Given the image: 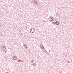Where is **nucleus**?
Here are the masks:
<instances>
[{
  "label": "nucleus",
  "mask_w": 73,
  "mask_h": 73,
  "mask_svg": "<svg viewBox=\"0 0 73 73\" xmlns=\"http://www.w3.org/2000/svg\"><path fill=\"white\" fill-rule=\"evenodd\" d=\"M60 24V22L58 21H57L56 22V25H58Z\"/></svg>",
  "instance_id": "nucleus-7"
},
{
  "label": "nucleus",
  "mask_w": 73,
  "mask_h": 73,
  "mask_svg": "<svg viewBox=\"0 0 73 73\" xmlns=\"http://www.w3.org/2000/svg\"><path fill=\"white\" fill-rule=\"evenodd\" d=\"M35 31V29H34V28H32L30 30V33L32 34L33 33H34Z\"/></svg>",
  "instance_id": "nucleus-2"
},
{
  "label": "nucleus",
  "mask_w": 73,
  "mask_h": 73,
  "mask_svg": "<svg viewBox=\"0 0 73 73\" xmlns=\"http://www.w3.org/2000/svg\"><path fill=\"white\" fill-rule=\"evenodd\" d=\"M40 46L41 47V48H42V49H45V48L44 47L42 44H40Z\"/></svg>",
  "instance_id": "nucleus-5"
},
{
  "label": "nucleus",
  "mask_w": 73,
  "mask_h": 73,
  "mask_svg": "<svg viewBox=\"0 0 73 73\" xmlns=\"http://www.w3.org/2000/svg\"><path fill=\"white\" fill-rule=\"evenodd\" d=\"M53 24L54 25H55L54 24H56V22H53Z\"/></svg>",
  "instance_id": "nucleus-11"
},
{
  "label": "nucleus",
  "mask_w": 73,
  "mask_h": 73,
  "mask_svg": "<svg viewBox=\"0 0 73 73\" xmlns=\"http://www.w3.org/2000/svg\"><path fill=\"white\" fill-rule=\"evenodd\" d=\"M50 50H49V52H50Z\"/></svg>",
  "instance_id": "nucleus-17"
},
{
  "label": "nucleus",
  "mask_w": 73,
  "mask_h": 73,
  "mask_svg": "<svg viewBox=\"0 0 73 73\" xmlns=\"http://www.w3.org/2000/svg\"><path fill=\"white\" fill-rule=\"evenodd\" d=\"M48 20H49V21L52 22V21H54V19L53 17H49Z\"/></svg>",
  "instance_id": "nucleus-1"
},
{
  "label": "nucleus",
  "mask_w": 73,
  "mask_h": 73,
  "mask_svg": "<svg viewBox=\"0 0 73 73\" xmlns=\"http://www.w3.org/2000/svg\"><path fill=\"white\" fill-rule=\"evenodd\" d=\"M34 4H35L36 5H38V3L35 0H34Z\"/></svg>",
  "instance_id": "nucleus-6"
},
{
  "label": "nucleus",
  "mask_w": 73,
  "mask_h": 73,
  "mask_svg": "<svg viewBox=\"0 0 73 73\" xmlns=\"http://www.w3.org/2000/svg\"><path fill=\"white\" fill-rule=\"evenodd\" d=\"M28 27H29V26H28Z\"/></svg>",
  "instance_id": "nucleus-16"
},
{
  "label": "nucleus",
  "mask_w": 73,
  "mask_h": 73,
  "mask_svg": "<svg viewBox=\"0 0 73 73\" xmlns=\"http://www.w3.org/2000/svg\"><path fill=\"white\" fill-rule=\"evenodd\" d=\"M2 47L3 48H4L5 49H3V50H5V48H6V47L5 46H2Z\"/></svg>",
  "instance_id": "nucleus-8"
},
{
  "label": "nucleus",
  "mask_w": 73,
  "mask_h": 73,
  "mask_svg": "<svg viewBox=\"0 0 73 73\" xmlns=\"http://www.w3.org/2000/svg\"><path fill=\"white\" fill-rule=\"evenodd\" d=\"M13 59L14 60H17V57L14 56L13 57Z\"/></svg>",
  "instance_id": "nucleus-4"
},
{
  "label": "nucleus",
  "mask_w": 73,
  "mask_h": 73,
  "mask_svg": "<svg viewBox=\"0 0 73 73\" xmlns=\"http://www.w3.org/2000/svg\"><path fill=\"white\" fill-rule=\"evenodd\" d=\"M59 17V15H58V13H56V17Z\"/></svg>",
  "instance_id": "nucleus-12"
},
{
  "label": "nucleus",
  "mask_w": 73,
  "mask_h": 73,
  "mask_svg": "<svg viewBox=\"0 0 73 73\" xmlns=\"http://www.w3.org/2000/svg\"><path fill=\"white\" fill-rule=\"evenodd\" d=\"M23 46L24 48H25V49H28V46L26 44H24L23 45Z\"/></svg>",
  "instance_id": "nucleus-3"
},
{
  "label": "nucleus",
  "mask_w": 73,
  "mask_h": 73,
  "mask_svg": "<svg viewBox=\"0 0 73 73\" xmlns=\"http://www.w3.org/2000/svg\"><path fill=\"white\" fill-rule=\"evenodd\" d=\"M1 25H0V27H1Z\"/></svg>",
  "instance_id": "nucleus-15"
},
{
  "label": "nucleus",
  "mask_w": 73,
  "mask_h": 73,
  "mask_svg": "<svg viewBox=\"0 0 73 73\" xmlns=\"http://www.w3.org/2000/svg\"><path fill=\"white\" fill-rule=\"evenodd\" d=\"M4 51H5V53H6V52H7V50H5Z\"/></svg>",
  "instance_id": "nucleus-14"
},
{
  "label": "nucleus",
  "mask_w": 73,
  "mask_h": 73,
  "mask_svg": "<svg viewBox=\"0 0 73 73\" xmlns=\"http://www.w3.org/2000/svg\"><path fill=\"white\" fill-rule=\"evenodd\" d=\"M33 65H34V66H36V63H34L33 64Z\"/></svg>",
  "instance_id": "nucleus-9"
},
{
  "label": "nucleus",
  "mask_w": 73,
  "mask_h": 73,
  "mask_svg": "<svg viewBox=\"0 0 73 73\" xmlns=\"http://www.w3.org/2000/svg\"><path fill=\"white\" fill-rule=\"evenodd\" d=\"M35 61V60L33 59L31 61V63H33V62H34Z\"/></svg>",
  "instance_id": "nucleus-10"
},
{
  "label": "nucleus",
  "mask_w": 73,
  "mask_h": 73,
  "mask_svg": "<svg viewBox=\"0 0 73 73\" xmlns=\"http://www.w3.org/2000/svg\"><path fill=\"white\" fill-rule=\"evenodd\" d=\"M67 62H68V64H69V63H70V62H69V61H67Z\"/></svg>",
  "instance_id": "nucleus-13"
}]
</instances>
